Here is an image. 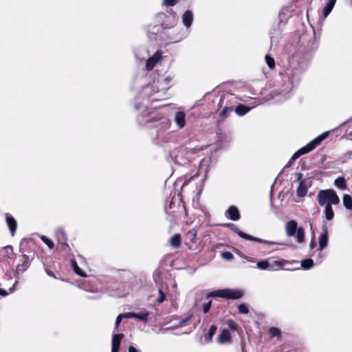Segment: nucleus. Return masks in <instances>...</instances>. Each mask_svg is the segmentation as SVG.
<instances>
[{
  "label": "nucleus",
  "instance_id": "obj_1",
  "mask_svg": "<svg viewBox=\"0 0 352 352\" xmlns=\"http://www.w3.org/2000/svg\"><path fill=\"white\" fill-rule=\"evenodd\" d=\"M137 121L140 125L151 129L150 135L155 144L163 146L170 142V134L167 131L170 129V123L165 118H157L156 111L146 109L145 113L137 116Z\"/></svg>",
  "mask_w": 352,
  "mask_h": 352
},
{
  "label": "nucleus",
  "instance_id": "obj_2",
  "mask_svg": "<svg viewBox=\"0 0 352 352\" xmlns=\"http://www.w3.org/2000/svg\"><path fill=\"white\" fill-rule=\"evenodd\" d=\"M302 73L303 71L300 67L291 66L287 68L283 74V84L272 91V98H278V101H283L290 98L293 89L299 85Z\"/></svg>",
  "mask_w": 352,
  "mask_h": 352
},
{
  "label": "nucleus",
  "instance_id": "obj_3",
  "mask_svg": "<svg viewBox=\"0 0 352 352\" xmlns=\"http://www.w3.org/2000/svg\"><path fill=\"white\" fill-rule=\"evenodd\" d=\"M166 91L167 87H160L157 85H155V81L153 84L147 85L140 92L139 97L142 98L144 102H136L135 104V109L138 111L144 109L142 113H145V110L148 109V103L145 102L161 100L165 97ZM151 111L153 110L151 109Z\"/></svg>",
  "mask_w": 352,
  "mask_h": 352
},
{
  "label": "nucleus",
  "instance_id": "obj_4",
  "mask_svg": "<svg viewBox=\"0 0 352 352\" xmlns=\"http://www.w3.org/2000/svg\"><path fill=\"white\" fill-rule=\"evenodd\" d=\"M236 98L232 94H224L221 96L218 103L219 116L222 120L228 118L234 111Z\"/></svg>",
  "mask_w": 352,
  "mask_h": 352
},
{
  "label": "nucleus",
  "instance_id": "obj_5",
  "mask_svg": "<svg viewBox=\"0 0 352 352\" xmlns=\"http://www.w3.org/2000/svg\"><path fill=\"white\" fill-rule=\"evenodd\" d=\"M329 135V131H325L310 141L305 146L298 149L294 153L290 159V161H294L301 155L307 154L313 151L317 146H318L324 139H326Z\"/></svg>",
  "mask_w": 352,
  "mask_h": 352
},
{
  "label": "nucleus",
  "instance_id": "obj_6",
  "mask_svg": "<svg viewBox=\"0 0 352 352\" xmlns=\"http://www.w3.org/2000/svg\"><path fill=\"white\" fill-rule=\"evenodd\" d=\"M318 204L320 206L329 205H338L340 198L333 189L320 190L317 196Z\"/></svg>",
  "mask_w": 352,
  "mask_h": 352
},
{
  "label": "nucleus",
  "instance_id": "obj_7",
  "mask_svg": "<svg viewBox=\"0 0 352 352\" xmlns=\"http://www.w3.org/2000/svg\"><path fill=\"white\" fill-rule=\"evenodd\" d=\"M243 296V292L240 290H234L231 289H217L209 292L206 298H223L226 299H239Z\"/></svg>",
  "mask_w": 352,
  "mask_h": 352
},
{
  "label": "nucleus",
  "instance_id": "obj_8",
  "mask_svg": "<svg viewBox=\"0 0 352 352\" xmlns=\"http://www.w3.org/2000/svg\"><path fill=\"white\" fill-rule=\"evenodd\" d=\"M223 226L230 228L234 232L237 234L240 237H241V238H243L244 239H246V240H249V241H255V242L260 243H265V244H267V245H275V244H277V243H276V242L270 241H266V240H264V239H260V238H257V237L253 236L250 235L248 234H246V233L241 231L237 227H236L232 223H225V224L223 225Z\"/></svg>",
  "mask_w": 352,
  "mask_h": 352
},
{
  "label": "nucleus",
  "instance_id": "obj_9",
  "mask_svg": "<svg viewBox=\"0 0 352 352\" xmlns=\"http://www.w3.org/2000/svg\"><path fill=\"white\" fill-rule=\"evenodd\" d=\"M322 232L320 234L318 238V244L319 248L318 250L321 252L323 249H324L328 244L329 241V231L327 221H323L322 223L321 228Z\"/></svg>",
  "mask_w": 352,
  "mask_h": 352
},
{
  "label": "nucleus",
  "instance_id": "obj_10",
  "mask_svg": "<svg viewBox=\"0 0 352 352\" xmlns=\"http://www.w3.org/2000/svg\"><path fill=\"white\" fill-rule=\"evenodd\" d=\"M162 60V52L160 50H157L146 60V69L147 71H151L157 64L161 63Z\"/></svg>",
  "mask_w": 352,
  "mask_h": 352
},
{
  "label": "nucleus",
  "instance_id": "obj_11",
  "mask_svg": "<svg viewBox=\"0 0 352 352\" xmlns=\"http://www.w3.org/2000/svg\"><path fill=\"white\" fill-rule=\"evenodd\" d=\"M311 186V181L309 178L301 180L296 190L297 196L298 197H304L307 195V190Z\"/></svg>",
  "mask_w": 352,
  "mask_h": 352
},
{
  "label": "nucleus",
  "instance_id": "obj_12",
  "mask_svg": "<svg viewBox=\"0 0 352 352\" xmlns=\"http://www.w3.org/2000/svg\"><path fill=\"white\" fill-rule=\"evenodd\" d=\"M20 261L21 263L18 264L16 269V272L14 274L15 277H18V275L20 273H23L24 272H25L30 265V263L29 261V256H27L26 254H22L21 256Z\"/></svg>",
  "mask_w": 352,
  "mask_h": 352
},
{
  "label": "nucleus",
  "instance_id": "obj_13",
  "mask_svg": "<svg viewBox=\"0 0 352 352\" xmlns=\"http://www.w3.org/2000/svg\"><path fill=\"white\" fill-rule=\"evenodd\" d=\"M186 113L177 111L174 114V122L179 129H183L186 124Z\"/></svg>",
  "mask_w": 352,
  "mask_h": 352
},
{
  "label": "nucleus",
  "instance_id": "obj_14",
  "mask_svg": "<svg viewBox=\"0 0 352 352\" xmlns=\"http://www.w3.org/2000/svg\"><path fill=\"white\" fill-rule=\"evenodd\" d=\"M225 215L228 219L232 221H237L240 219V212L237 207L231 206L226 211Z\"/></svg>",
  "mask_w": 352,
  "mask_h": 352
},
{
  "label": "nucleus",
  "instance_id": "obj_15",
  "mask_svg": "<svg viewBox=\"0 0 352 352\" xmlns=\"http://www.w3.org/2000/svg\"><path fill=\"white\" fill-rule=\"evenodd\" d=\"M298 230V223L295 220H290L285 225L286 234L288 236H295L296 232Z\"/></svg>",
  "mask_w": 352,
  "mask_h": 352
},
{
  "label": "nucleus",
  "instance_id": "obj_16",
  "mask_svg": "<svg viewBox=\"0 0 352 352\" xmlns=\"http://www.w3.org/2000/svg\"><path fill=\"white\" fill-rule=\"evenodd\" d=\"M124 335L122 333H115L112 337L111 352H118Z\"/></svg>",
  "mask_w": 352,
  "mask_h": 352
},
{
  "label": "nucleus",
  "instance_id": "obj_17",
  "mask_svg": "<svg viewBox=\"0 0 352 352\" xmlns=\"http://www.w3.org/2000/svg\"><path fill=\"white\" fill-rule=\"evenodd\" d=\"M6 221L11 235L14 236L17 228V222L16 219L11 214L6 213Z\"/></svg>",
  "mask_w": 352,
  "mask_h": 352
},
{
  "label": "nucleus",
  "instance_id": "obj_18",
  "mask_svg": "<svg viewBox=\"0 0 352 352\" xmlns=\"http://www.w3.org/2000/svg\"><path fill=\"white\" fill-rule=\"evenodd\" d=\"M289 261L280 259L278 261H272L269 259V271H276L283 267L285 263H288Z\"/></svg>",
  "mask_w": 352,
  "mask_h": 352
},
{
  "label": "nucleus",
  "instance_id": "obj_19",
  "mask_svg": "<svg viewBox=\"0 0 352 352\" xmlns=\"http://www.w3.org/2000/svg\"><path fill=\"white\" fill-rule=\"evenodd\" d=\"M193 19V13L191 10H188L182 14V23L187 29L191 27Z\"/></svg>",
  "mask_w": 352,
  "mask_h": 352
},
{
  "label": "nucleus",
  "instance_id": "obj_20",
  "mask_svg": "<svg viewBox=\"0 0 352 352\" xmlns=\"http://www.w3.org/2000/svg\"><path fill=\"white\" fill-rule=\"evenodd\" d=\"M251 109L252 107L245 106V104H240L236 102L234 112H235V113L239 116H243L249 112Z\"/></svg>",
  "mask_w": 352,
  "mask_h": 352
},
{
  "label": "nucleus",
  "instance_id": "obj_21",
  "mask_svg": "<svg viewBox=\"0 0 352 352\" xmlns=\"http://www.w3.org/2000/svg\"><path fill=\"white\" fill-rule=\"evenodd\" d=\"M336 0H328L325 6L323 8L322 14L324 18H327L333 9Z\"/></svg>",
  "mask_w": 352,
  "mask_h": 352
},
{
  "label": "nucleus",
  "instance_id": "obj_22",
  "mask_svg": "<svg viewBox=\"0 0 352 352\" xmlns=\"http://www.w3.org/2000/svg\"><path fill=\"white\" fill-rule=\"evenodd\" d=\"M232 338L230 332L228 329H223L221 332V334L219 336V342L221 344L231 342Z\"/></svg>",
  "mask_w": 352,
  "mask_h": 352
},
{
  "label": "nucleus",
  "instance_id": "obj_23",
  "mask_svg": "<svg viewBox=\"0 0 352 352\" xmlns=\"http://www.w3.org/2000/svg\"><path fill=\"white\" fill-rule=\"evenodd\" d=\"M162 27L160 25H153L149 27L148 30V36L151 40H156L158 38V32L161 30Z\"/></svg>",
  "mask_w": 352,
  "mask_h": 352
},
{
  "label": "nucleus",
  "instance_id": "obj_24",
  "mask_svg": "<svg viewBox=\"0 0 352 352\" xmlns=\"http://www.w3.org/2000/svg\"><path fill=\"white\" fill-rule=\"evenodd\" d=\"M173 77L171 76H167L161 80H157L155 82V85H157L160 87H167V90L170 87V82L173 80Z\"/></svg>",
  "mask_w": 352,
  "mask_h": 352
},
{
  "label": "nucleus",
  "instance_id": "obj_25",
  "mask_svg": "<svg viewBox=\"0 0 352 352\" xmlns=\"http://www.w3.org/2000/svg\"><path fill=\"white\" fill-rule=\"evenodd\" d=\"M334 185L338 188L345 190L347 189V186L346 184V179L343 177H338L334 181Z\"/></svg>",
  "mask_w": 352,
  "mask_h": 352
},
{
  "label": "nucleus",
  "instance_id": "obj_26",
  "mask_svg": "<svg viewBox=\"0 0 352 352\" xmlns=\"http://www.w3.org/2000/svg\"><path fill=\"white\" fill-rule=\"evenodd\" d=\"M324 206V217H325L326 221L332 220L334 217V212L333 210L332 205L328 204V205Z\"/></svg>",
  "mask_w": 352,
  "mask_h": 352
},
{
  "label": "nucleus",
  "instance_id": "obj_27",
  "mask_svg": "<svg viewBox=\"0 0 352 352\" xmlns=\"http://www.w3.org/2000/svg\"><path fill=\"white\" fill-rule=\"evenodd\" d=\"M170 243L175 248H179L181 245V235L175 234L172 236L170 239Z\"/></svg>",
  "mask_w": 352,
  "mask_h": 352
},
{
  "label": "nucleus",
  "instance_id": "obj_28",
  "mask_svg": "<svg viewBox=\"0 0 352 352\" xmlns=\"http://www.w3.org/2000/svg\"><path fill=\"white\" fill-rule=\"evenodd\" d=\"M149 312L146 310H143L139 313H135V318L147 322L148 321Z\"/></svg>",
  "mask_w": 352,
  "mask_h": 352
},
{
  "label": "nucleus",
  "instance_id": "obj_29",
  "mask_svg": "<svg viewBox=\"0 0 352 352\" xmlns=\"http://www.w3.org/2000/svg\"><path fill=\"white\" fill-rule=\"evenodd\" d=\"M297 241L302 243L305 241V230L302 227H299L295 234Z\"/></svg>",
  "mask_w": 352,
  "mask_h": 352
},
{
  "label": "nucleus",
  "instance_id": "obj_30",
  "mask_svg": "<svg viewBox=\"0 0 352 352\" xmlns=\"http://www.w3.org/2000/svg\"><path fill=\"white\" fill-rule=\"evenodd\" d=\"M343 204L346 209H352V197L349 195H344L343 196Z\"/></svg>",
  "mask_w": 352,
  "mask_h": 352
},
{
  "label": "nucleus",
  "instance_id": "obj_31",
  "mask_svg": "<svg viewBox=\"0 0 352 352\" xmlns=\"http://www.w3.org/2000/svg\"><path fill=\"white\" fill-rule=\"evenodd\" d=\"M72 265L73 270L76 274H78V276H80L81 277L86 276V274L78 267L77 263L74 260H73L72 261Z\"/></svg>",
  "mask_w": 352,
  "mask_h": 352
},
{
  "label": "nucleus",
  "instance_id": "obj_32",
  "mask_svg": "<svg viewBox=\"0 0 352 352\" xmlns=\"http://www.w3.org/2000/svg\"><path fill=\"white\" fill-rule=\"evenodd\" d=\"M256 266L258 269H260L261 270H268L269 271V259L258 261L256 263Z\"/></svg>",
  "mask_w": 352,
  "mask_h": 352
},
{
  "label": "nucleus",
  "instance_id": "obj_33",
  "mask_svg": "<svg viewBox=\"0 0 352 352\" xmlns=\"http://www.w3.org/2000/svg\"><path fill=\"white\" fill-rule=\"evenodd\" d=\"M314 265V261L311 258H306L301 261V267L305 270H309Z\"/></svg>",
  "mask_w": 352,
  "mask_h": 352
},
{
  "label": "nucleus",
  "instance_id": "obj_34",
  "mask_svg": "<svg viewBox=\"0 0 352 352\" xmlns=\"http://www.w3.org/2000/svg\"><path fill=\"white\" fill-rule=\"evenodd\" d=\"M269 333L271 335V336L272 337H277V338H280L281 337V331L280 330L277 328V327H272L269 329Z\"/></svg>",
  "mask_w": 352,
  "mask_h": 352
},
{
  "label": "nucleus",
  "instance_id": "obj_35",
  "mask_svg": "<svg viewBox=\"0 0 352 352\" xmlns=\"http://www.w3.org/2000/svg\"><path fill=\"white\" fill-rule=\"evenodd\" d=\"M265 61L270 69H273L275 68V60L273 57H272L270 55L267 54L265 56Z\"/></svg>",
  "mask_w": 352,
  "mask_h": 352
},
{
  "label": "nucleus",
  "instance_id": "obj_36",
  "mask_svg": "<svg viewBox=\"0 0 352 352\" xmlns=\"http://www.w3.org/2000/svg\"><path fill=\"white\" fill-rule=\"evenodd\" d=\"M158 293H159V296H158L157 298L156 299V302L157 303H162L166 299V294L163 292L162 287H159Z\"/></svg>",
  "mask_w": 352,
  "mask_h": 352
},
{
  "label": "nucleus",
  "instance_id": "obj_37",
  "mask_svg": "<svg viewBox=\"0 0 352 352\" xmlns=\"http://www.w3.org/2000/svg\"><path fill=\"white\" fill-rule=\"evenodd\" d=\"M217 329V327L215 325H211L210 327V329H209V331L208 333V338L209 341H212V337L214 335V333H216Z\"/></svg>",
  "mask_w": 352,
  "mask_h": 352
},
{
  "label": "nucleus",
  "instance_id": "obj_38",
  "mask_svg": "<svg viewBox=\"0 0 352 352\" xmlns=\"http://www.w3.org/2000/svg\"><path fill=\"white\" fill-rule=\"evenodd\" d=\"M41 239L48 246L49 248L52 249L54 248V242L47 236L43 235L41 236Z\"/></svg>",
  "mask_w": 352,
  "mask_h": 352
},
{
  "label": "nucleus",
  "instance_id": "obj_39",
  "mask_svg": "<svg viewBox=\"0 0 352 352\" xmlns=\"http://www.w3.org/2000/svg\"><path fill=\"white\" fill-rule=\"evenodd\" d=\"M238 309L240 314H247L249 312V309L247 305L245 304H240L238 306Z\"/></svg>",
  "mask_w": 352,
  "mask_h": 352
},
{
  "label": "nucleus",
  "instance_id": "obj_40",
  "mask_svg": "<svg viewBox=\"0 0 352 352\" xmlns=\"http://www.w3.org/2000/svg\"><path fill=\"white\" fill-rule=\"evenodd\" d=\"M228 327L232 331H237L239 328L238 324L232 320H229L227 322Z\"/></svg>",
  "mask_w": 352,
  "mask_h": 352
},
{
  "label": "nucleus",
  "instance_id": "obj_41",
  "mask_svg": "<svg viewBox=\"0 0 352 352\" xmlns=\"http://www.w3.org/2000/svg\"><path fill=\"white\" fill-rule=\"evenodd\" d=\"M221 257L226 261H230L233 259L234 255L230 252H223L221 253Z\"/></svg>",
  "mask_w": 352,
  "mask_h": 352
},
{
  "label": "nucleus",
  "instance_id": "obj_42",
  "mask_svg": "<svg viewBox=\"0 0 352 352\" xmlns=\"http://www.w3.org/2000/svg\"><path fill=\"white\" fill-rule=\"evenodd\" d=\"M211 305H212V300H210L207 302L203 303L202 307H203V311L204 314H207L210 311Z\"/></svg>",
  "mask_w": 352,
  "mask_h": 352
},
{
  "label": "nucleus",
  "instance_id": "obj_43",
  "mask_svg": "<svg viewBox=\"0 0 352 352\" xmlns=\"http://www.w3.org/2000/svg\"><path fill=\"white\" fill-rule=\"evenodd\" d=\"M192 317V314H190L188 316L186 317L185 318L181 320L177 327L184 326L191 319Z\"/></svg>",
  "mask_w": 352,
  "mask_h": 352
},
{
  "label": "nucleus",
  "instance_id": "obj_44",
  "mask_svg": "<svg viewBox=\"0 0 352 352\" xmlns=\"http://www.w3.org/2000/svg\"><path fill=\"white\" fill-rule=\"evenodd\" d=\"M124 318V316L122 314H119L117 318H116V323H115V329H117L118 327H119L122 320Z\"/></svg>",
  "mask_w": 352,
  "mask_h": 352
},
{
  "label": "nucleus",
  "instance_id": "obj_45",
  "mask_svg": "<svg viewBox=\"0 0 352 352\" xmlns=\"http://www.w3.org/2000/svg\"><path fill=\"white\" fill-rule=\"evenodd\" d=\"M177 2V0H164V3L166 6H173Z\"/></svg>",
  "mask_w": 352,
  "mask_h": 352
},
{
  "label": "nucleus",
  "instance_id": "obj_46",
  "mask_svg": "<svg viewBox=\"0 0 352 352\" xmlns=\"http://www.w3.org/2000/svg\"><path fill=\"white\" fill-rule=\"evenodd\" d=\"M122 314H123L124 318H135V312H128V313H124Z\"/></svg>",
  "mask_w": 352,
  "mask_h": 352
},
{
  "label": "nucleus",
  "instance_id": "obj_47",
  "mask_svg": "<svg viewBox=\"0 0 352 352\" xmlns=\"http://www.w3.org/2000/svg\"><path fill=\"white\" fill-rule=\"evenodd\" d=\"M316 246V241H315L314 237H313V239H311V243L309 244V248L311 250H313L314 248H315Z\"/></svg>",
  "mask_w": 352,
  "mask_h": 352
},
{
  "label": "nucleus",
  "instance_id": "obj_48",
  "mask_svg": "<svg viewBox=\"0 0 352 352\" xmlns=\"http://www.w3.org/2000/svg\"><path fill=\"white\" fill-rule=\"evenodd\" d=\"M45 272H46L47 274L49 276H51V277H52V278H56V276H55L54 273L52 271H51V270H49L46 269V270H45Z\"/></svg>",
  "mask_w": 352,
  "mask_h": 352
},
{
  "label": "nucleus",
  "instance_id": "obj_49",
  "mask_svg": "<svg viewBox=\"0 0 352 352\" xmlns=\"http://www.w3.org/2000/svg\"><path fill=\"white\" fill-rule=\"evenodd\" d=\"M188 234L189 236H191L192 238H195V237L196 236L197 232H196V231H194V230H192V231H190V232L188 233Z\"/></svg>",
  "mask_w": 352,
  "mask_h": 352
},
{
  "label": "nucleus",
  "instance_id": "obj_50",
  "mask_svg": "<svg viewBox=\"0 0 352 352\" xmlns=\"http://www.w3.org/2000/svg\"><path fill=\"white\" fill-rule=\"evenodd\" d=\"M8 293L5 289H0V296H5L8 295Z\"/></svg>",
  "mask_w": 352,
  "mask_h": 352
},
{
  "label": "nucleus",
  "instance_id": "obj_51",
  "mask_svg": "<svg viewBox=\"0 0 352 352\" xmlns=\"http://www.w3.org/2000/svg\"><path fill=\"white\" fill-rule=\"evenodd\" d=\"M296 178L298 181L300 182L301 180H302V174L301 173H298L296 174Z\"/></svg>",
  "mask_w": 352,
  "mask_h": 352
},
{
  "label": "nucleus",
  "instance_id": "obj_52",
  "mask_svg": "<svg viewBox=\"0 0 352 352\" xmlns=\"http://www.w3.org/2000/svg\"><path fill=\"white\" fill-rule=\"evenodd\" d=\"M198 150L196 148H191L189 151H187V153L189 154H194Z\"/></svg>",
  "mask_w": 352,
  "mask_h": 352
},
{
  "label": "nucleus",
  "instance_id": "obj_53",
  "mask_svg": "<svg viewBox=\"0 0 352 352\" xmlns=\"http://www.w3.org/2000/svg\"><path fill=\"white\" fill-rule=\"evenodd\" d=\"M129 352H138V351L133 346H130L129 348Z\"/></svg>",
  "mask_w": 352,
  "mask_h": 352
},
{
  "label": "nucleus",
  "instance_id": "obj_54",
  "mask_svg": "<svg viewBox=\"0 0 352 352\" xmlns=\"http://www.w3.org/2000/svg\"><path fill=\"white\" fill-rule=\"evenodd\" d=\"M57 234H61L63 236H64L65 233L63 229L60 228L57 230Z\"/></svg>",
  "mask_w": 352,
  "mask_h": 352
},
{
  "label": "nucleus",
  "instance_id": "obj_55",
  "mask_svg": "<svg viewBox=\"0 0 352 352\" xmlns=\"http://www.w3.org/2000/svg\"><path fill=\"white\" fill-rule=\"evenodd\" d=\"M5 248H6V249L10 250H12V246H10V245L6 246Z\"/></svg>",
  "mask_w": 352,
  "mask_h": 352
},
{
  "label": "nucleus",
  "instance_id": "obj_56",
  "mask_svg": "<svg viewBox=\"0 0 352 352\" xmlns=\"http://www.w3.org/2000/svg\"><path fill=\"white\" fill-rule=\"evenodd\" d=\"M14 290V285L10 289V292H13Z\"/></svg>",
  "mask_w": 352,
  "mask_h": 352
},
{
  "label": "nucleus",
  "instance_id": "obj_57",
  "mask_svg": "<svg viewBox=\"0 0 352 352\" xmlns=\"http://www.w3.org/2000/svg\"><path fill=\"white\" fill-rule=\"evenodd\" d=\"M185 37H186V36H185V35H184V34H183V35H182V36H180V38H179V41H180V40L184 39Z\"/></svg>",
  "mask_w": 352,
  "mask_h": 352
},
{
  "label": "nucleus",
  "instance_id": "obj_58",
  "mask_svg": "<svg viewBox=\"0 0 352 352\" xmlns=\"http://www.w3.org/2000/svg\"><path fill=\"white\" fill-rule=\"evenodd\" d=\"M24 241H25V239H22V241H21V245H22V243H23Z\"/></svg>",
  "mask_w": 352,
  "mask_h": 352
},
{
  "label": "nucleus",
  "instance_id": "obj_59",
  "mask_svg": "<svg viewBox=\"0 0 352 352\" xmlns=\"http://www.w3.org/2000/svg\"><path fill=\"white\" fill-rule=\"evenodd\" d=\"M319 262H320H320H322V258H320Z\"/></svg>",
  "mask_w": 352,
  "mask_h": 352
}]
</instances>
